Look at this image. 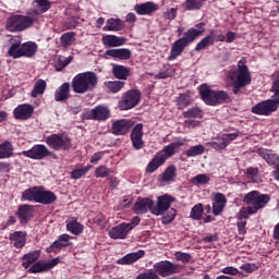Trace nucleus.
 <instances>
[{
    "instance_id": "338daca9",
    "label": "nucleus",
    "mask_w": 279,
    "mask_h": 279,
    "mask_svg": "<svg viewBox=\"0 0 279 279\" xmlns=\"http://www.w3.org/2000/svg\"><path fill=\"white\" fill-rule=\"evenodd\" d=\"M198 125H199V121H196V120H185L184 121V126L189 128V129L198 128Z\"/></svg>"
},
{
    "instance_id": "774afa93",
    "label": "nucleus",
    "mask_w": 279,
    "mask_h": 279,
    "mask_svg": "<svg viewBox=\"0 0 279 279\" xmlns=\"http://www.w3.org/2000/svg\"><path fill=\"white\" fill-rule=\"evenodd\" d=\"M0 173H10V163L0 161Z\"/></svg>"
},
{
    "instance_id": "603ef678",
    "label": "nucleus",
    "mask_w": 279,
    "mask_h": 279,
    "mask_svg": "<svg viewBox=\"0 0 279 279\" xmlns=\"http://www.w3.org/2000/svg\"><path fill=\"white\" fill-rule=\"evenodd\" d=\"M202 215H204V205L202 204H196L190 214L191 219H194V221H199L202 220Z\"/></svg>"
},
{
    "instance_id": "393cba45",
    "label": "nucleus",
    "mask_w": 279,
    "mask_h": 279,
    "mask_svg": "<svg viewBox=\"0 0 279 279\" xmlns=\"http://www.w3.org/2000/svg\"><path fill=\"white\" fill-rule=\"evenodd\" d=\"M16 215L20 220V223L25 225L27 223V221H29V219H32V216L34 215V206L21 205L19 207Z\"/></svg>"
},
{
    "instance_id": "bb28decb",
    "label": "nucleus",
    "mask_w": 279,
    "mask_h": 279,
    "mask_svg": "<svg viewBox=\"0 0 279 279\" xmlns=\"http://www.w3.org/2000/svg\"><path fill=\"white\" fill-rule=\"evenodd\" d=\"M180 147H182V143H171L168 146H165L163 149L157 154L159 156H162L165 158V162H167V160L171 158V156L180 151Z\"/></svg>"
},
{
    "instance_id": "4be33fe9",
    "label": "nucleus",
    "mask_w": 279,
    "mask_h": 279,
    "mask_svg": "<svg viewBox=\"0 0 279 279\" xmlns=\"http://www.w3.org/2000/svg\"><path fill=\"white\" fill-rule=\"evenodd\" d=\"M131 141L134 149H143V123H138L131 132Z\"/></svg>"
},
{
    "instance_id": "f8f14e48",
    "label": "nucleus",
    "mask_w": 279,
    "mask_h": 279,
    "mask_svg": "<svg viewBox=\"0 0 279 279\" xmlns=\"http://www.w3.org/2000/svg\"><path fill=\"white\" fill-rule=\"evenodd\" d=\"M226 40V35H223V31L221 29H211L209 34L203 38L195 47V51H202V49H206L215 43H223Z\"/></svg>"
},
{
    "instance_id": "c9c22d12",
    "label": "nucleus",
    "mask_w": 279,
    "mask_h": 279,
    "mask_svg": "<svg viewBox=\"0 0 279 279\" xmlns=\"http://www.w3.org/2000/svg\"><path fill=\"white\" fill-rule=\"evenodd\" d=\"M228 201L226 199V195L221 193H217L215 196V202L213 204V213L214 215H219L223 211V208H226V203Z\"/></svg>"
},
{
    "instance_id": "2eb2a0df",
    "label": "nucleus",
    "mask_w": 279,
    "mask_h": 279,
    "mask_svg": "<svg viewBox=\"0 0 279 279\" xmlns=\"http://www.w3.org/2000/svg\"><path fill=\"white\" fill-rule=\"evenodd\" d=\"M154 199L144 197V198H137V201L134 204L133 210L135 215H147V213L151 214V210H154Z\"/></svg>"
},
{
    "instance_id": "5fc2aeb1",
    "label": "nucleus",
    "mask_w": 279,
    "mask_h": 279,
    "mask_svg": "<svg viewBox=\"0 0 279 279\" xmlns=\"http://www.w3.org/2000/svg\"><path fill=\"white\" fill-rule=\"evenodd\" d=\"M87 171H90L89 166L76 168V169L72 170L71 178H72V180H80V178H84V175H86Z\"/></svg>"
},
{
    "instance_id": "f03ea898",
    "label": "nucleus",
    "mask_w": 279,
    "mask_h": 279,
    "mask_svg": "<svg viewBox=\"0 0 279 279\" xmlns=\"http://www.w3.org/2000/svg\"><path fill=\"white\" fill-rule=\"evenodd\" d=\"M206 23L202 22L196 25V28H190L184 33V36L178 39L171 48V53L169 60H175L178 57L182 56L184 49L194 43L196 38H199L204 32H206Z\"/></svg>"
},
{
    "instance_id": "4468645a",
    "label": "nucleus",
    "mask_w": 279,
    "mask_h": 279,
    "mask_svg": "<svg viewBox=\"0 0 279 279\" xmlns=\"http://www.w3.org/2000/svg\"><path fill=\"white\" fill-rule=\"evenodd\" d=\"M134 128V121L122 119L113 121L111 125V132L114 134V136H123L130 132Z\"/></svg>"
},
{
    "instance_id": "69168bd1",
    "label": "nucleus",
    "mask_w": 279,
    "mask_h": 279,
    "mask_svg": "<svg viewBox=\"0 0 279 279\" xmlns=\"http://www.w3.org/2000/svg\"><path fill=\"white\" fill-rule=\"evenodd\" d=\"M221 272L226 274L228 276H236V274H239V269H236L235 267H232V266H228V267H225L221 270Z\"/></svg>"
},
{
    "instance_id": "c03bdc74",
    "label": "nucleus",
    "mask_w": 279,
    "mask_h": 279,
    "mask_svg": "<svg viewBox=\"0 0 279 279\" xmlns=\"http://www.w3.org/2000/svg\"><path fill=\"white\" fill-rule=\"evenodd\" d=\"M8 53L11 58H23V44H21V41L17 43H12Z\"/></svg>"
},
{
    "instance_id": "dca6fc26",
    "label": "nucleus",
    "mask_w": 279,
    "mask_h": 279,
    "mask_svg": "<svg viewBox=\"0 0 279 279\" xmlns=\"http://www.w3.org/2000/svg\"><path fill=\"white\" fill-rule=\"evenodd\" d=\"M87 119L92 121H108L110 119V109L104 105H99L87 112Z\"/></svg>"
},
{
    "instance_id": "aec40b11",
    "label": "nucleus",
    "mask_w": 279,
    "mask_h": 279,
    "mask_svg": "<svg viewBox=\"0 0 279 279\" xmlns=\"http://www.w3.org/2000/svg\"><path fill=\"white\" fill-rule=\"evenodd\" d=\"M132 230V226L126 225L125 222L118 225L109 230L110 239H125L128 233Z\"/></svg>"
},
{
    "instance_id": "4c0bfd02",
    "label": "nucleus",
    "mask_w": 279,
    "mask_h": 279,
    "mask_svg": "<svg viewBox=\"0 0 279 279\" xmlns=\"http://www.w3.org/2000/svg\"><path fill=\"white\" fill-rule=\"evenodd\" d=\"M40 187H33L22 193V202H36L38 204V195Z\"/></svg>"
},
{
    "instance_id": "a18cd8bd",
    "label": "nucleus",
    "mask_w": 279,
    "mask_h": 279,
    "mask_svg": "<svg viewBox=\"0 0 279 279\" xmlns=\"http://www.w3.org/2000/svg\"><path fill=\"white\" fill-rule=\"evenodd\" d=\"M66 230L68 232H71V234H75V236H80L82 232H84V226L76 220H71L66 223Z\"/></svg>"
},
{
    "instance_id": "b1692460",
    "label": "nucleus",
    "mask_w": 279,
    "mask_h": 279,
    "mask_svg": "<svg viewBox=\"0 0 279 279\" xmlns=\"http://www.w3.org/2000/svg\"><path fill=\"white\" fill-rule=\"evenodd\" d=\"M105 56L116 58L117 60H130L132 58V50L128 48L109 49L105 52Z\"/></svg>"
},
{
    "instance_id": "3c124183",
    "label": "nucleus",
    "mask_w": 279,
    "mask_h": 279,
    "mask_svg": "<svg viewBox=\"0 0 279 279\" xmlns=\"http://www.w3.org/2000/svg\"><path fill=\"white\" fill-rule=\"evenodd\" d=\"M33 5L39 10L40 14H45V12L51 9V2L49 0H35Z\"/></svg>"
},
{
    "instance_id": "f704fd0d",
    "label": "nucleus",
    "mask_w": 279,
    "mask_h": 279,
    "mask_svg": "<svg viewBox=\"0 0 279 279\" xmlns=\"http://www.w3.org/2000/svg\"><path fill=\"white\" fill-rule=\"evenodd\" d=\"M38 51V45L34 41L22 44V58H34Z\"/></svg>"
},
{
    "instance_id": "09e8293b",
    "label": "nucleus",
    "mask_w": 279,
    "mask_h": 279,
    "mask_svg": "<svg viewBox=\"0 0 279 279\" xmlns=\"http://www.w3.org/2000/svg\"><path fill=\"white\" fill-rule=\"evenodd\" d=\"M206 151V147L204 145L199 144L196 146L190 147L187 150L184 151L185 156L187 158H195V156H202Z\"/></svg>"
},
{
    "instance_id": "864d4df0",
    "label": "nucleus",
    "mask_w": 279,
    "mask_h": 279,
    "mask_svg": "<svg viewBox=\"0 0 279 279\" xmlns=\"http://www.w3.org/2000/svg\"><path fill=\"white\" fill-rule=\"evenodd\" d=\"M75 43V32L64 33L61 36V45L62 47H71Z\"/></svg>"
},
{
    "instance_id": "9b49d317",
    "label": "nucleus",
    "mask_w": 279,
    "mask_h": 279,
    "mask_svg": "<svg viewBox=\"0 0 279 279\" xmlns=\"http://www.w3.org/2000/svg\"><path fill=\"white\" fill-rule=\"evenodd\" d=\"M279 101L276 98L263 100L252 107L251 111L253 114H258L259 117H269L271 112L278 110Z\"/></svg>"
},
{
    "instance_id": "5701e85b",
    "label": "nucleus",
    "mask_w": 279,
    "mask_h": 279,
    "mask_svg": "<svg viewBox=\"0 0 279 279\" xmlns=\"http://www.w3.org/2000/svg\"><path fill=\"white\" fill-rule=\"evenodd\" d=\"M13 114L15 119L27 121L34 114V108L31 105H20L14 109Z\"/></svg>"
},
{
    "instance_id": "ea45409f",
    "label": "nucleus",
    "mask_w": 279,
    "mask_h": 279,
    "mask_svg": "<svg viewBox=\"0 0 279 279\" xmlns=\"http://www.w3.org/2000/svg\"><path fill=\"white\" fill-rule=\"evenodd\" d=\"M247 219H250V214L245 209H242L239 214V219L236 222L239 234H245V226H247Z\"/></svg>"
},
{
    "instance_id": "473e14b6",
    "label": "nucleus",
    "mask_w": 279,
    "mask_h": 279,
    "mask_svg": "<svg viewBox=\"0 0 279 279\" xmlns=\"http://www.w3.org/2000/svg\"><path fill=\"white\" fill-rule=\"evenodd\" d=\"M14 157V145L10 141H4L0 144V160Z\"/></svg>"
},
{
    "instance_id": "a19ab883",
    "label": "nucleus",
    "mask_w": 279,
    "mask_h": 279,
    "mask_svg": "<svg viewBox=\"0 0 279 279\" xmlns=\"http://www.w3.org/2000/svg\"><path fill=\"white\" fill-rule=\"evenodd\" d=\"M45 90H47V82L43 78H39L35 82L33 90L31 92V97L36 99L38 95H45Z\"/></svg>"
},
{
    "instance_id": "f3484780",
    "label": "nucleus",
    "mask_w": 279,
    "mask_h": 279,
    "mask_svg": "<svg viewBox=\"0 0 279 279\" xmlns=\"http://www.w3.org/2000/svg\"><path fill=\"white\" fill-rule=\"evenodd\" d=\"M58 263H60L59 257L52 258L48 263L37 262L28 269V272L29 274H43V271H49V269H53V267H56V265H58Z\"/></svg>"
},
{
    "instance_id": "f257e3e1",
    "label": "nucleus",
    "mask_w": 279,
    "mask_h": 279,
    "mask_svg": "<svg viewBox=\"0 0 279 279\" xmlns=\"http://www.w3.org/2000/svg\"><path fill=\"white\" fill-rule=\"evenodd\" d=\"M228 77L232 82L233 95H239L242 88L252 84V73L250 72V68H247L245 59L238 61L236 68L229 71Z\"/></svg>"
},
{
    "instance_id": "7ed1b4c3",
    "label": "nucleus",
    "mask_w": 279,
    "mask_h": 279,
    "mask_svg": "<svg viewBox=\"0 0 279 279\" xmlns=\"http://www.w3.org/2000/svg\"><path fill=\"white\" fill-rule=\"evenodd\" d=\"M173 202H175V198L171 195L165 194L158 196L157 204L154 205V208L151 209V215H155V217H161L163 226H169L178 215V210H175V208H171V204H173Z\"/></svg>"
},
{
    "instance_id": "49530a36",
    "label": "nucleus",
    "mask_w": 279,
    "mask_h": 279,
    "mask_svg": "<svg viewBox=\"0 0 279 279\" xmlns=\"http://www.w3.org/2000/svg\"><path fill=\"white\" fill-rule=\"evenodd\" d=\"M194 186H206L210 182V174H197L190 180Z\"/></svg>"
},
{
    "instance_id": "c85d7f7f",
    "label": "nucleus",
    "mask_w": 279,
    "mask_h": 279,
    "mask_svg": "<svg viewBox=\"0 0 279 279\" xmlns=\"http://www.w3.org/2000/svg\"><path fill=\"white\" fill-rule=\"evenodd\" d=\"M125 43V37H118L117 35H106L102 37V45L105 47H123Z\"/></svg>"
},
{
    "instance_id": "1a4fd4ad",
    "label": "nucleus",
    "mask_w": 279,
    "mask_h": 279,
    "mask_svg": "<svg viewBox=\"0 0 279 279\" xmlns=\"http://www.w3.org/2000/svg\"><path fill=\"white\" fill-rule=\"evenodd\" d=\"M34 25V19L23 15H13L7 20L8 32H23Z\"/></svg>"
},
{
    "instance_id": "72a5a7b5",
    "label": "nucleus",
    "mask_w": 279,
    "mask_h": 279,
    "mask_svg": "<svg viewBox=\"0 0 279 279\" xmlns=\"http://www.w3.org/2000/svg\"><path fill=\"white\" fill-rule=\"evenodd\" d=\"M71 93V85L69 83H63L54 93V100L66 101Z\"/></svg>"
},
{
    "instance_id": "4d7b16f0",
    "label": "nucleus",
    "mask_w": 279,
    "mask_h": 279,
    "mask_svg": "<svg viewBox=\"0 0 279 279\" xmlns=\"http://www.w3.org/2000/svg\"><path fill=\"white\" fill-rule=\"evenodd\" d=\"M136 279H160V277H158V272H156V270L148 269L144 272L138 274Z\"/></svg>"
},
{
    "instance_id": "39448f33",
    "label": "nucleus",
    "mask_w": 279,
    "mask_h": 279,
    "mask_svg": "<svg viewBox=\"0 0 279 279\" xmlns=\"http://www.w3.org/2000/svg\"><path fill=\"white\" fill-rule=\"evenodd\" d=\"M270 199L271 197H269L267 194H260L258 191H252L247 193L243 198L245 204H252L245 209V211L247 215H256L260 208H265V206L269 204Z\"/></svg>"
},
{
    "instance_id": "423d86ee",
    "label": "nucleus",
    "mask_w": 279,
    "mask_h": 279,
    "mask_svg": "<svg viewBox=\"0 0 279 279\" xmlns=\"http://www.w3.org/2000/svg\"><path fill=\"white\" fill-rule=\"evenodd\" d=\"M199 95L207 106H219V104H225V101L230 99V96L226 92H215L206 84L199 86Z\"/></svg>"
},
{
    "instance_id": "37998d69",
    "label": "nucleus",
    "mask_w": 279,
    "mask_h": 279,
    "mask_svg": "<svg viewBox=\"0 0 279 279\" xmlns=\"http://www.w3.org/2000/svg\"><path fill=\"white\" fill-rule=\"evenodd\" d=\"M112 73L117 80H128L130 77V68L113 65Z\"/></svg>"
},
{
    "instance_id": "58836bf2",
    "label": "nucleus",
    "mask_w": 279,
    "mask_h": 279,
    "mask_svg": "<svg viewBox=\"0 0 279 279\" xmlns=\"http://www.w3.org/2000/svg\"><path fill=\"white\" fill-rule=\"evenodd\" d=\"M38 258H40V251H33L31 253L25 254L23 256L22 267L24 269H28L29 265H34V263H36Z\"/></svg>"
},
{
    "instance_id": "cd10ccee",
    "label": "nucleus",
    "mask_w": 279,
    "mask_h": 279,
    "mask_svg": "<svg viewBox=\"0 0 279 279\" xmlns=\"http://www.w3.org/2000/svg\"><path fill=\"white\" fill-rule=\"evenodd\" d=\"M157 10H158V4L154 2H146V3L135 5V12L140 14V16L154 14V12H156Z\"/></svg>"
},
{
    "instance_id": "6ab92c4d",
    "label": "nucleus",
    "mask_w": 279,
    "mask_h": 279,
    "mask_svg": "<svg viewBox=\"0 0 279 279\" xmlns=\"http://www.w3.org/2000/svg\"><path fill=\"white\" fill-rule=\"evenodd\" d=\"M58 201V196L52 191H47L45 187L39 186V194L37 198V204H44V206H50Z\"/></svg>"
},
{
    "instance_id": "052dcab7",
    "label": "nucleus",
    "mask_w": 279,
    "mask_h": 279,
    "mask_svg": "<svg viewBox=\"0 0 279 279\" xmlns=\"http://www.w3.org/2000/svg\"><path fill=\"white\" fill-rule=\"evenodd\" d=\"M190 104H191V97L186 95H181L178 100V108L179 110H182L186 108V106H190Z\"/></svg>"
},
{
    "instance_id": "20e7f679",
    "label": "nucleus",
    "mask_w": 279,
    "mask_h": 279,
    "mask_svg": "<svg viewBox=\"0 0 279 279\" xmlns=\"http://www.w3.org/2000/svg\"><path fill=\"white\" fill-rule=\"evenodd\" d=\"M99 84V77L95 72H83L76 74L72 80V89L78 95H84L85 93H93Z\"/></svg>"
},
{
    "instance_id": "8fccbe9b",
    "label": "nucleus",
    "mask_w": 279,
    "mask_h": 279,
    "mask_svg": "<svg viewBox=\"0 0 279 279\" xmlns=\"http://www.w3.org/2000/svg\"><path fill=\"white\" fill-rule=\"evenodd\" d=\"M184 119H202L204 112L198 107H193L183 112Z\"/></svg>"
},
{
    "instance_id": "6e6d98bb",
    "label": "nucleus",
    "mask_w": 279,
    "mask_h": 279,
    "mask_svg": "<svg viewBox=\"0 0 279 279\" xmlns=\"http://www.w3.org/2000/svg\"><path fill=\"white\" fill-rule=\"evenodd\" d=\"M205 0H186L185 1V10H199L202 5H204Z\"/></svg>"
},
{
    "instance_id": "a878e982",
    "label": "nucleus",
    "mask_w": 279,
    "mask_h": 279,
    "mask_svg": "<svg viewBox=\"0 0 279 279\" xmlns=\"http://www.w3.org/2000/svg\"><path fill=\"white\" fill-rule=\"evenodd\" d=\"M144 256H145V251L140 250L137 252L126 254L122 258L118 259L117 263L118 265H134L136 260H138L140 258H143Z\"/></svg>"
},
{
    "instance_id": "2f4dec72",
    "label": "nucleus",
    "mask_w": 279,
    "mask_h": 279,
    "mask_svg": "<svg viewBox=\"0 0 279 279\" xmlns=\"http://www.w3.org/2000/svg\"><path fill=\"white\" fill-rule=\"evenodd\" d=\"M258 155L260 158L266 160L268 165H276L279 161L278 154L274 153V150H269L267 148H259Z\"/></svg>"
},
{
    "instance_id": "79ce46f5",
    "label": "nucleus",
    "mask_w": 279,
    "mask_h": 279,
    "mask_svg": "<svg viewBox=\"0 0 279 279\" xmlns=\"http://www.w3.org/2000/svg\"><path fill=\"white\" fill-rule=\"evenodd\" d=\"M162 165H165V157L157 154L148 163L146 171L147 173H154V171L158 170V168L162 167Z\"/></svg>"
},
{
    "instance_id": "0eeeda50",
    "label": "nucleus",
    "mask_w": 279,
    "mask_h": 279,
    "mask_svg": "<svg viewBox=\"0 0 279 279\" xmlns=\"http://www.w3.org/2000/svg\"><path fill=\"white\" fill-rule=\"evenodd\" d=\"M46 145L54 151H69L73 147V142L62 133H54L46 137Z\"/></svg>"
},
{
    "instance_id": "c756f323",
    "label": "nucleus",
    "mask_w": 279,
    "mask_h": 279,
    "mask_svg": "<svg viewBox=\"0 0 279 279\" xmlns=\"http://www.w3.org/2000/svg\"><path fill=\"white\" fill-rule=\"evenodd\" d=\"M9 240L13 243L14 247L21 250L25 247V243L27 242L25 238V232L23 231H15L9 235Z\"/></svg>"
},
{
    "instance_id": "bf43d9fd",
    "label": "nucleus",
    "mask_w": 279,
    "mask_h": 279,
    "mask_svg": "<svg viewBox=\"0 0 279 279\" xmlns=\"http://www.w3.org/2000/svg\"><path fill=\"white\" fill-rule=\"evenodd\" d=\"M174 258H177L178 260H181V263L186 265L187 263H191L192 256L189 253L175 252Z\"/></svg>"
},
{
    "instance_id": "7c9ffc66",
    "label": "nucleus",
    "mask_w": 279,
    "mask_h": 279,
    "mask_svg": "<svg viewBox=\"0 0 279 279\" xmlns=\"http://www.w3.org/2000/svg\"><path fill=\"white\" fill-rule=\"evenodd\" d=\"M178 175L174 166H169L163 173L159 177L160 184H169V182H175Z\"/></svg>"
},
{
    "instance_id": "e433bc0d",
    "label": "nucleus",
    "mask_w": 279,
    "mask_h": 279,
    "mask_svg": "<svg viewBox=\"0 0 279 279\" xmlns=\"http://www.w3.org/2000/svg\"><path fill=\"white\" fill-rule=\"evenodd\" d=\"M125 27V24H123V21L120 19H109L107 20V23L104 27L105 32H121Z\"/></svg>"
},
{
    "instance_id": "e2e57ef3",
    "label": "nucleus",
    "mask_w": 279,
    "mask_h": 279,
    "mask_svg": "<svg viewBox=\"0 0 279 279\" xmlns=\"http://www.w3.org/2000/svg\"><path fill=\"white\" fill-rule=\"evenodd\" d=\"M240 269H242V271H245V274H252L253 271H256V269H258V267L256 266V264H243Z\"/></svg>"
},
{
    "instance_id": "412c9836",
    "label": "nucleus",
    "mask_w": 279,
    "mask_h": 279,
    "mask_svg": "<svg viewBox=\"0 0 279 279\" xmlns=\"http://www.w3.org/2000/svg\"><path fill=\"white\" fill-rule=\"evenodd\" d=\"M71 235L63 233L49 247H47L48 254L56 250H62L63 247H71Z\"/></svg>"
},
{
    "instance_id": "a211bd4d",
    "label": "nucleus",
    "mask_w": 279,
    "mask_h": 279,
    "mask_svg": "<svg viewBox=\"0 0 279 279\" xmlns=\"http://www.w3.org/2000/svg\"><path fill=\"white\" fill-rule=\"evenodd\" d=\"M239 136V133H229V134H222L221 137L216 138L211 143V147L214 149H226L232 141H235V138Z\"/></svg>"
},
{
    "instance_id": "0e129e2a",
    "label": "nucleus",
    "mask_w": 279,
    "mask_h": 279,
    "mask_svg": "<svg viewBox=\"0 0 279 279\" xmlns=\"http://www.w3.org/2000/svg\"><path fill=\"white\" fill-rule=\"evenodd\" d=\"M272 93V99H277L279 101V75L277 78L274 81L272 87H271Z\"/></svg>"
},
{
    "instance_id": "6e6552de",
    "label": "nucleus",
    "mask_w": 279,
    "mask_h": 279,
    "mask_svg": "<svg viewBox=\"0 0 279 279\" xmlns=\"http://www.w3.org/2000/svg\"><path fill=\"white\" fill-rule=\"evenodd\" d=\"M17 155L25 156L32 160H45V158H53V160H58V155L49 150L44 144L34 145L31 149L19 153Z\"/></svg>"
},
{
    "instance_id": "9d476101",
    "label": "nucleus",
    "mask_w": 279,
    "mask_h": 279,
    "mask_svg": "<svg viewBox=\"0 0 279 279\" xmlns=\"http://www.w3.org/2000/svg\"><path fill=\"white\" fill-rule=\"evenodd\" d=\"M141 104V92L138 89H131L125 92L118 102L119 110H132Z\"/></svg>"
},
{
    "instance_id": "680f3d73",
    "label": "nucleus",
    "mask_w": 279,
    "mask_h": 279,
    "mask_svg": "<svg viewBox=\"0 0 279 279\" xmlns=\"http://www.w3.org/2000/svg\"><path fill=\"white\" fill-rule=\"evenodd\" d=\"M175 16H178V9L175 8H170L163 12V19H167V21H173Z\"/></svg>"
},
{
    "instance_id": "ddd939ff",
    "label": "nucleus",
    "mask_w": 279,
    "mask_h": 279,
    "mask_svg": "<svg viewBox=\"0 0 279 279\" xmlns=\"http://www.w3.org/2000/svg\"><path fill=\"white\" fill-rule=\"evenodd\" d=\"M181 269L182 266L173 264L169 260H161L154 265V270L157 272L158 276H161V278L173 276V274H180Z\"/></svg>"
},
{
    "instance_id": "13d9d810",
    "label": "nucleus",
    "mask_w": 279,
    "mask_h": 279,
    "mask_svg": "<svg viewBox=\"0 0 279 279\" xmlns=\"http://www.w3.org/2000/svg\"><path fill=\"white\" fill-rule=\"evenodd\" d=\"M112 173V170H110L108 167L106 166H99L98 168H96L95 170V175L97 178H108V175H110Z\"/></svg>"
},
{
    "instance_id": "de8ad7c7",
    "label": "nucleus",
    "mask_w": 279,
    "mask_h": 279,
    "mask_svg": "<svg viewBox=\"0 0 279 279\" xmlns=\"http://www.w3.org/2000/svg\"><path fill=\"white\" fill-rule=\"evenodd\" d=\"M105 86L110 90V93L117 94L119 93L123 86H125V82L123 81H106Z\"/></svg>"
}]
</instances>
